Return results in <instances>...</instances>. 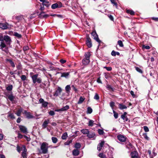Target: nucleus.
<instances>
[{
    "label": "nucleus",
    "mask_w": 158,
    "mask_h": 158,
    "mask_svg": "<svg viewBox=\"0 0 158 158\" xmlns=\"http://www.w3.org/2000/svg\"><path fill=\"white\" fill-rule=\"evenodd\" d=\"M3 38L4 36H3V35L0 33V41H1L0 44V49L6 53H8V48L6 47L5 43L3 41Z\"/></svg>",
    "instance_id": "obj_1"
},
{
    "label": "nucleus",
    "mask_w": 158,
    "mask_h": 158,
    "mask_svg": "<svg viewBox=\"0 0 158 158\" xmlns=\"http://www.w3.org/2000/svg\"><path fill=\"white\" fill-rule=\"evenodd\" d=\"M48 144L46 142H43L40 146V151L39 150V153L40 154H45L48 152Z\"/></svg>",
    "instance_id": "obj_2"
},
{
    "label": "nucleus",
    "mask_w": 158,
    "mask_h": 158,
    "mask_svg": "<svg viewBox=\"0 0 158 158\" xmlns=\"http://www.w3.org/2000/svg\"><path fill=\"white\" fill-rule=\"evenodd\" d=\"M38 74H36L31 76L32 82L33 84H35L36 83L39 84L41 83L42 79L41 77H38Z\"/></svg>",
    "instance_id": "obj_3"
},
{
    "label": "nucleus",
    "mask_w": 158,
    "mask_h": 158,
    "mask_svg": "<svg viewBox=\"0 0 158 158\" xmlns=\"http://www.w3.org/2000/svg\"><path fill=\"white\" fill-rule=\"evenodd\" d=\"M3 41H5L6 44L10 45L12 42L11 38L7 35H5L4 36Z\"/></svg>",
    "instance_id": "obj_4"
},
{
    "label": "nucleus",
    "mask_w": 158,
    "mask_h": 158,
    "mask_svg": "<svg viewBox=\"0 0 158 158\" xmlns=\"http://www.w3.org/2000/svg\"><path fill=\"white\" fill-rule=\"evenodd\" d=\"M62 7V4L60 2H58L56 3L53 4L51 6L52 9H54L57 8H61Z\"/></svg>",
    "instance_id": "obj_5"
},
{
    "label": "nucleus",
    "mask_w": 158,
    "mask_h": 158,
    "mask_svg": "<svg viewBox=\"0 0 158 158\" xmlns=\"http://www.w3.org/2000/svg\"><path fill=\"white\" fill-rule=\"evenodd\" d=\"M62 91V89L60 87H58L55 91L53 93V96L56 97L59 96Z\"/></svg>",
    "instance_id": "obj_6"
},
{
    "label": "nucleus",
    "mask_w": 158,
    "mask_h": 158,
    "mask_svg": "<svg viewBox=\"0 0 158 158\" xmlns=\"http://www.w3.org/2000/svg\"><path fill=\"white\" fill-rule=\"evenodd\" d=\"M19 128L20 131L23 133L27 134L28 133L27 128L26 127L23 125H19Z\"/></svg>",
    "instance_id": "obj_7"
},
{
    "label": "nucleus",
    "mask_w": 158,
    "mask_h": 158,
    "mask_svg": "<svg viewBox=\"0 0 158 158\" xmlns=\"http://www.w3.org/2000/svg\"><path fill=\"white\" fill-rule=\"evenodd\" d=\"M117 138L120 142H124L126 141L127 137L124 135L120 134L118 135Z\"/></svg>",
    "instance_id": "obj_8"
},
{
    "label": "nucleus",
    "mask_w": 158,
    "mask_h": 158,
    "mask_svg": "<svg viewBox=\"0 0 158 158\" xmlns=\"http://www.w3.org/2000/svg\"><path fill=\"white\" fill-rule=\"evenodd\" d=\"M91 35L94 37V39H95L96 41L99 43L101 42V41L99 40L98 37V35L97 34L96 31H94L91 33Z\"/></svg>",
    "instance_id": "obj_9"
},
{
    "label": "nucleus",
    "mask_w": 158,
    "mask_h": 158,
    "mask_svg": "<svg viewBox=\"0 0 158 158\" xmlns=\"http://www.w3.org/2000/svg\"><path fill=\"white\" fill-rule=\"evenodd\" d=\"M86 44L87 46L89 48H91L92 46L91 40L89 37V36L88 35L87 36L86 40Z\"/></svg>",
    "instance_id": "obj_10"
},
{
    "label": "nucleus",
    "mask_w": 158,
    "mask_h": 158,
    "mask_svg": "<svg viewBox=\"0 0 158 158\" xmlns=\"http://www.w3.org/2000/svg\"><path fill=\"white\" fill-rule=\"evenodd\" d=\"M39 102L40 103H42V106L44 108H46L48 104V102L44 101V99L40 98L39 99Z\"/></svg>",
    "instance_id": "obj_11"
},
{
    "label": "nucleus",
    "mask_w": 158,
    "mask_h": 158,
    "mask_svg": "<svg viewBox=\"0 0 158 158\" xmlns=\"http://www.w3.org/2000/svg\"><path fill=\"white\" fill-rule=\"evenodd\" d=\"M131 158H140L138 152L136 151L132 152L131 153Z\"/></svg>",
    "instance_id": "obj_12"
},
{
    "label": "nucleus",
    "mask_w": 158,
    "mask_h": 158,
    "mask_svg": "<svg viewBox=\"0 0 158 158\" xmlns=\"http://www.w3.org/2000/svg\"><path fill=\"white\" fill-rule=\"evenodd\" d=\"M23 148V152L22 153L21 156L23 158H27V149L25 145L22 146Z\"/></svg>",
    "instance_id": "obj_13"
},
{
    "label": "nucleus",
    "mask_w": 158,
    "mask_h": 158,
    "mask_svg": "<svg viewBox=\"0 0 158 158\" xmlns=\"http://www.w3.org/2000/svg\"><path fill=\"white\" fill-rule=\"evenodd\" d=\"M23 114H25L26 118L28 119L32 118H34V116L31 114L30 112H27L26 110H24Z\"/></svg>",
    "instance_id": "obj_14"
},
{
    "label": "nucleus",
    "mask_w": 158,
    "mask_h": 158,
    "mask_svg": "<svg viewBox=\"0 0 158 158\" xmlns=\"http://www.w3.org/2000/svg\"><path fill=\"white\" fill-rule=\"evenodd\" d=\"M8 25V24L7 23H0V28H1L3 30L9 28Z\"/></svg>",
    "instance_id": "obj_15"
},
{
    "label": "nucleus",
    "mask_w": 158,
    "mask_h": 158,
    "mask_svg": "<svg viewBox=\"0 0 158 158\" xmlns=\"http://www.w3.org/2000/svg\"><path fill=\"white\" fill-rule=\"evenodd\" d=\"M127 113L125 112L123 114L121 115V118L124 120V122H127L128 120V118L127 116Z\"/></svg>",
    "instance_id": "obj_16"
},
{
    "label": "nucleus",
    "mask_w": 158,
    "mask_h": 158,
    "mask_svg": "<svg viewBox=\"0 0 158 158\" xmlns=\"http://www.w3.org/2000/svg\"><path fill=\"white\" fill-rule=\"evenodd\" d=\"M49 119H47L45 120L42 125V128L44 129L46 128L47 127L48 124L49 123Z\"/></svg>",
    "instance_id": "obj_17"
},
{
    "label": "nucleus",
    "mask_w": 158,
    "mask_h": 158,
    "mask_svg": "<svg viewBox=\"0 0 158 158\" xmlns=\"http://www.w3.org/2000/svg\"><path fill=\"white\" fill-rule=\"evenodd\" d=\"M40 2H42V4L48 7L50 6L49 2L47 0H40Z\"/></svg>",
    "instance_id": "obj_18"
},
{
    "label": "nucleus",
    "mask_w": 158,
    "mask_h": 158,
    "mask_svg": "<svg viewBox=\"0 0 158 158\" xmlns=\"http://www.w3.org/2000/svg\"><path fill=\"white\" fill-rule=\"evenodd\" d=\"M39 17L41 18H46L49 16L48 14H45V12L44 11H41L39 15Z\"/></svg>",
    "instance_id": "obj_19"
},
{
    "label": "nucleus",
    "mask_w": 158,
    "mask_h": 158,
    "mask_svg": "<svg viewBox=\"0 0 158 158\" xmlns=\"http://www.w3.org/2000/svg\"><path fill=\"white\" fill-rule=\"evenodd\" d=\"M126 148L130 150H133L135 148L134 146L129 142L126 143Z\"/></svg>",
    "instance_id": "obj_20"
},
{
    "label": "nucleus",
    "mask_w": 158,
    "mask_h": 158,
    "mask_svg": "<svg viewBox=\"0 0 158 158\" xmlns=\"http://www.w3.org/2000/svg\"><path fill=\"white\" fill-rule=\"evenodd\" d=\"M69 106L68 105H66L65 106H64V107H62V108L57 109V110H56L55 111H56L57 112H59V111H65L69 109Z\"/></svg>",
    "instance_id": "obj_21"
},
{
    "label": "nucleus",
    "mask_w": 158,
    "mask_h": 158,
    "mask_svg": "<svg viewBox=\"0 0 158 158\" xmlns=\"http://www.w3.org/2000/svg\"><path fill=\"white\" fill-rule=\"evenodd\" d=\"M6 62H9L11 66L13 68H14L15 67V65L14 63L12 61V60L10 59H6Z\"/></svg>",
    "instance_id": "obj_22"
},
{
    "label": "nucleus",
    "mask_w": 158,
    "mask_h": 158,
    "mask_svg": "<svg viewBox=\"0 0 158 158\" xmlns=\"http://www.w3.org/2000/svg\"><path fill=\"white\" fill-rule=\"evenodd\" d=\"M6 96L13 103L14 99L15 98V96L13 95V94L11 93L10 94L7 95Z\"/></svg>",
    "instance_id": "obj_23"
},
{
    "label": "nucleus",
    "mask_w": 158,
    "mask_h": 158,
    "mask_svg": "<svg viewBox=\"0 0 158 158\" xmlns=\"http://www.w3.org/2000/svg\"><path fill=\"white\" fill-rule=\"evenodd\" d=\"M90 62V60L84 58L82 60V63L84 65H86L88 64Z\"/></svg>",
    "instance_id": "obj_24"
},
{
    "label": "nucleus",
    "mask_w": 158,
    "mask_h": 158,
    "mask_svg": "<svg viewBox=\"0 0 158 158\" xmlns=\"http://www.w3.org/2000/svg\"><path fill=\"white\" fill-rule=\"evenodd\" d=\"M104 142L102 141L100 143L98 144V145L97 149L99 151H100L104 145Z\"/></svg>",
    "instance_id": "obj_25"
},
{
    "label": "nucleus",
    "mask_w": 158,
    "mask_h": 158,
    "mask_svg": "<svg viewBox=\"0 0 158 158\" xmlns=\"http://www.w3.org/2000/svg\"><path fill=\"white\" fill-rule=\"evenodd\" d=\"M117 104H118V108L120 110H123L124 109H127V107L125 105L123 104V103H117Z\"/></svg>",
    "instance_id": "obj_26"
},
{
    "label": "nucleus",
    "mask_w": 158,
    "mask_h": 158,
    "mask_svg": "<svg viewBox=\"0 0 158 158\" xmlns=\"http://www.w3.org/2000/svg\"><path fill=\"white\" fill-rule=\"evenodd\" d=\"M7 117L13 119L15 118V117L13 113H11L10 112H9L8 113Z\"/></svg>",
    "instance_id": "obj_27"
},
{
    "label": "nucleus",
    "mask_w": 158,
    "mask_h": 158,
    "mask_svg": "<svg viewBox=\"0 0 158 158\" xmlns=\"http://www.w3.org/2000/svg\"><path fill=\"white\" fill-rule=\"evenodd\" d=\"M23 109L22 108H19L17 111L15 113V114H16L18 116H20L22 112Z\"/></svg>",
    "instance_id": "obj_28"
},
{
    "label": "nucleus",
    "mask_w": 158,
    "mask_h": 158,
    "mask_svg": "<svg viewBox=\"0 0 158 158\" xmlns=\"http://www.w3.org/2000/svg\"><path fill=\"white\" fill-rule=\"evenodd\" d=\"M80 153L79 151L77 149H74L73 151V154L74 156H77Z\"/></svg>",
    "instance_id": "obj_29"
},
{
    "label": "nucleus",
    "mask_w": 158,
    "mask_h": 158,
    "mask_svg": "<svg viewBox=\"0 0 158 158\" xmlns=\"http://www.w3.org/2000/svg\"><path fill=\"white\" fill-rule=\"evenodd\" d=\"M91 56L90 52H85L84 56L85 57L84 58L85 59H87L89 60H90V57Z\"/></svg>",
    "instance_id": "obj_30"
},
{
    "label": "nucleus",
    "mask_w": 158,
    "mask_h": 158,
    "mask_svg": "<svg viewBox=\"0 0 158 158\" xmlns=\"http://www.w3.org/2000/svg\"><path fill=\"white\" fill-rule=\"evenodd\" d=\"M70 74L69 72H65L61 73V77H64L66 78L68 77Z\"/></svg>",
    "instance_id": "obj_31"
},
{
    "label": "nucleus",
    "mask_w": 158,
    "mask_h": 158,
    "mask_svg": "<svg viewBox=\"0 0 158 158\" xmlns=\"http://www.w3.org/2000/svg\"><path fill=\"white\" fill-rule=\"evenodd\" d=\"M95 134L94 133H89L87 135V136L89 138H94L95 137Z\"/></svg>",
    "instance_id": "obj_32"
},
{
    "label": "nucleus",
    "mask_w": 158,
    "mask_h": 158,
    "mask_svg": "<svg viewBox=\"0 0 158 158\" xmlns=\"http://www.w3.org/2000/svg\"><path fill=\"white\" fill-rule=\"evenodd\" d=\"M113 152L110 150H108L107 151V155L109 158H113Z\"/></svg>",
    "instance_id": "obj_33"
},
{
    "label": "nucleus",
    "mask_w": 158,
    "mask_h": 158,
    "mask_svg": "<svg viewBox=\"0 0 158 158\" xmlns=\"http://www.w3.org/2000/svg\"><path fill=\"white\" fill-rule=\"evenodd\" d=\"M81 132L85 135H88L89 132V131L87 129H83L81 131Z\"/></svg>",
    "instance_id": "obj_34"
},
{
    "label": "nucleus",
    "mask_w": 158,
    "mask_h": 158,
    "mask_svg": "<svg viewBox=\"0 0 158 158\" xmlns=\"http://www.w3.org/2000/svg\"><path fill=\"white\" fill-rule=\"evenodd\" d=\"M126 12L131 15H134L135 14V12L132 10H126Z\"/></svg>",
    "instance_id": "obj_35"
},
{
    "label": "nucleus",
    "mask_w": 158,
    "mask_h": 158,
    "mask_svg": "<svg viewBox=\"0 0 158 158\" xmlns=\"http://www.w3.org/2000/svg\"><path fill=\"white\" fill-rule=\"evenodd\" d=\"M71 89V87L70 85H66L65 87L66 92L67 94H69L70 93Z\"/></svg>",
    "instance_id": "obj_36"
},
{
    "label": "nucleus",
    "mask_w": 158,
    "mask_h": 158,
    "mask_svg": "<svg viewBox=\"0 0 158 158\" xmlns=\"http://www.w3.org/2000/svg\"><path fill=\"white\" fill-rule=\"evenodd\" d=\"M111 55L114 56H115L116 55L118 56L120 55V53L118 52H116L114 50H113L111 52Z\"/></svg>",
    "instance_id": "obj_37"
},
{
    "label": "nucleus",
    "mask_w": 158,
    "mask_h": 158,
    "mask_svg": "<svg viewBox=\"0 0 158 158\" xmlns=\"http://www.w3.org/2000/svg\"><path fill=\"white\" fill-rule=\"evenodd\" d=\"M89 120V122L88 123V125L89 126L92 127L94 126V121L92 120H90L89 119H88Z\"/></svg>",
    "instance_id": "obj_38"
},
{
    "label": "nucleus",
    "mask_w": 158,
    "mask_h": 158,
    "mask_svg": "<svg viewBox=\"0 0 158 158\" xmlns=\"http://www.w3.org/2000/svg\"><path fill=\"white\" fill-rule=\"evenodd\" d=\"M85 99V98H83L82 96H81L80 97L79 100L77 102V103L78 104H81L83 102Z\"/></svg>",
    "instance_id": "obj_39"
},
{
    "label": "nucleus",
    "mask_w": 158,
    "mask_h": 158,
    "mask_svg": "<svg viewBox=\"0 0 158 158\" xmlns=\"http://www.w3.org/2000/svg\"><path fill=\"white\" fill-rule=\"evenodd\" d=\"M68 137V134L67 132H65L61 136V138L63 139H65Z\"/></svg>",
    "instance_id": "obj_40"
},
{
    "label": "nucleus",
    "mask_w": 158,
    "mask_h": 158,
    "mask_svg": "<svg viewBox=\"0 0 158 158\" xmlns=\"http://www.w3.org/2000/svg\"><path fill=\"white\" fill-rule=\"evenodd\" d=\"M12 89L13 86L12 85H10L6 87V90L9 91H11Z\"/></svg>",
    "instance_id": "obj_41"
},
{
    "label": "nucleus",
    "mask_w": 158,
    "mask_h": 158,
    "mask_svg": "<svg viewBox=\"0 0 158 158\" xmlns=\"http://www.w3.org/2000/svg\"><path fill=\"white\" fill-rule=\"evenodd\" d=\"M93 111L92 109L90 107H88L87 109V113L90 114H91Z\"/></svg>",
    "instance_id": "obj_42"
},
{
    "label": "nucleus",
    "mask_w": 158,
    "mask_h": 158,
    "mask_svg": "<svg viewBox=\"0 0 158 158\" xmlns=\"http://www.w3.org/2000/svg\"><path fill=\"white\" fill-rule=\"evenodd\" d=\"M52 142L54 143H56L58 141V139L55 137H52Z\"/></svg>",
    "instance_id": "obj_43"
},
{
    "label": "nucleus",
    "mask_w": 158,
    "mask_h": 158,
    "mask_svg": "<svg viewBox=\"0 0 158 158\" xmlns=\"http://www.w3.org/2000/svg\"><path fill=\"white\" fill-rule=\"evenodd\" d=\"M81 145L80 143H76L75 145V148L77 149L80 148Z\"/></svg>",
    "instance_id": "obj_44"
},
{
    "label": "nucleus",
    "mask_w": 158,
    "mask_h": 158,
    "mask_svg": "<svg viewBox=\"0 0 158 158\" xmlns=\"http://www.w3.org/2000/svg\"><path fill=\"white\" fill-rule=\"evenodd\" d=\"M111 3L113 4L114 6H115L117 8L118 6V4L115 2V0H110Z\"/></svg>",
    "instance_id": "obj_45"
},
{
    "label": "nucleus",
    "mask_w": 158,
    "mask_h": 158,
    "mask_svg": "<svg viewBox=\"0 0 158 158\" xmlns=\"http://www.w3.org/2000/svg\"><path fill=\"white\" fill-rule=\"evenodd\" d=\"M135 69L139 73H141V74L143 73V71L141 69H140L139 67H135Z\"/></svg>",
    "instance_id": "obj_46"
},
{
    "label": "nucleus",
    "mask_w": 158,
    "mask_h": 158,
    "mask_svg": "<svg viewBox=\"0 0 158 158\" xmlns=\"http://www.w3.org/2000/svg\"><path fill=\"white\" fill-rule=\"evenodd\" d=\"M117 43L120 47H123L124 46L123 43L121 40H119L118 41Z\"/></svg>",
    "instance_id": "obj_47"
},
{
    "label": "nucleus",
    "mask_w": 158,
    "mask_h": 158,
    "mask_svg": "<svg viewBox=\"0 0 158 158\" xmlns=\"http://www.w3.org/2000/svg\"><path fill=\"white\" fill-rule=\"evenodd\" d=\"M106 88L109 90H111L112 91H114V89L111 87V85H107L106 86Z\"/></svg>",
    "instance_id": "obj_48"
},
{
    "label": "nucleus",
    "mask_w": 158,
    "mask_h": 158,
    "mask_svg": "<svg viewBox=\"0 0 158 158\" xmlns=\"http://www.w3.org/2000/svg\"><path fill=\"white\" fill-rule=\"evenodd\" d=\"M23 148L22 146V148H21L20 146H19V145H17L16 147V149L18 152L19 153H20L21 150Z\"/></svg>",
    "instance_id": "obj_49"
},
{
    "label": "nucleus",
    "mask_w": 158,
    "mask_h": 158,
    "mask_svg": "<svg viewBox=\"0 0 158 158\" xmlns=\"http://www.w3.org/2000/svg\"><path fill=\"white\" fill-rule=\"evenodd\" d=\"M113 112L114 118L116 119L117 118L118 116V113L114 110H113Z\"/></svg>",
    "instance_id": "obj_50"
},
{
    "label": "nucleus",
    "mask_w": 158,
    "mask_h": 158,
    "mask_svg": "<svg viewBox=\"0 0 158 158\" xmlns=\"http://www.w3.org/2000/svg\"><path fill=\"white\" fill-rule=\"evenodd\" d=\"M17 135H18V136H17V137L19 139H22L23 137V135H22L20 132H17Z\"/></svg>",
    "instance_id": "obj_51"
},
{
    "label": "nucleus",
    "mask_w": 158,
    "mask_h": 158,
    "mask_svg": "<svg viewBox=\"0 0 158 158\" xmlns=\"http://www.w3.org/2000/svg\"><path fill=\"white\" fill-rule=\"evenodd\" d=\"M98 132L100 135H102L104 133V132L102 130L98 129Z\"/></svg>",
    "instance_id": "obj_52"
},
{
    "label": "nucleus",
    "mask_w": 158,
    "mask_h": 158,
    "mask_svg": "<svg viewBox=\"0 0 158 158\" xmlns=\"http://www.w3.org/2000/svg\"><path fill=\"white\" fill-rule=\"evenodd\" d=\"M143 136L147 140H148L149 139V138L148 136L147 133H143Z\"/></svg>",
    "instance_id": "obj_53"
},
{
    "label": "nucleus",
    "mask_w": 158,
    "mask_h": 158,
    "mask_svg": "<svg viewBox=\"0 0 158 158\" xmlns=\"http://www.w3.org/2000/svg\"><path fill=\"white\" fill-rule=\"evenodd\" d=\"M14 35L18 38H21L22 37L21 35L18 34L17 32H15L14 33Z\"/></svg>",
    "instance_id": "obj_54"
},
{
    "label": "nucleus",
    "mask_w": 158,
    "mask_h": 158,
    "mask_svg": "<svg viewBox=\"0 0 158 158\" xmlns=\"http://www.w3.org/2000/svg\"><path fill=\"white\" fill-rule=\"evenodd\" d=\"M72 142V140H68L66 142H65L64 143V144L65 145H69L70 143H71Z\"/></svg>",
    "instance_id": "obj_55"
},
{
    "label": "nucleus",
    "mask_w": 158,
    "mask_h": 158,
    "mask_svg": "<svg viewBox=\"0 0 158 158\" xmlns=\"http://www.w3.org/2000/svg\"><path fill=\"white\" fill-rule=\"evenodd\" d=\"M94 99L96 100H98L99 99V97L97 93H95L94 97Z\"/></svg>",
    "instance_id": "obj_56"
},
{
    "label": "nucleus",
    "mask_w": 158,
    "mask_h": 158,
    "mask_svg": "<svg viewBox=\"0 0 158 158\" xmlns=\"http://www.w3.org/2000/svg\"><path fill=\"white\" fill-rule=\"evenodd\" d=\"M99 156L101 158H106V155L102 153H100L99 154Z\"/></svg>",
    "instance_id": "obj_57"
},
{
    "label": "nucleus",
    "mask_w": 158,
    "mask_h": 158,
    "mask_svg": "<svg viewBox=\"0 0 158 158\" xmlns=\"http://www.w3.org/2000/svg\"><path fill=\"white\" fill-rule=\"evenodd\" d=\"M21 78L22 81H24L26 79V77L25 75H23L21 77Z\"/></svg>",
    "instance_id": "obj_58"
},
{
    "label": "nucleus",
    "mask_w": 158,
    "mask_h": 158,
    "mask_svg": "<svg viewBox=\"0 0 158 158\" xmlns=\"http://www.w3.org/2000/svg\"><path fill=\"white\" fill-rule=\"evenodd\" d=\"M16 68L18 70L21 69H22V65L20 63H19L17 66Z\"/></svg>",
    "instance_id": "obj_59"
},
{
    "label": "nucleus",
    "mask_w": 158,
    "mask_h": 158,
    "mask_svg": "<svg viewBox=\"0 0 158 158\" xmlns=\"http://www.w3.org/2000/svg\"><path fill=\"white\" fill-rule=\"evenodd\" d=\"M143 129L145 132H148L149 131V129L147 126H144L143 127Z\"/></svg>",
    "instance_id": "obj_60"
},
{
    "label": "nucleus",
    "mask_w": 158,
    "mask_h": 158,
    "mask_svg": "<svg viewBox=\"0 0 158 158\" xmlns=\"http://www.w3.org/2000/svg\"><path fill=\"white\" fill-rule=\"evenodd\" d=\"M104 68L106 69L108 71H110L112 69V68L111 67L105 66L104 67Z\"/></svg>",
    "instance_id": "obj_61"
},
{
    "label": "nucleus",
    "mask_w": 158,
    "mask_h": 158,
    "mask_svg": "<svg viewBox=\"0 0 158 158\" xmlns=\"http://www.w3.org/2000/svg\"><path fill=\"white\" fill-rule=\"evenodd\" d=\"M71 87L73 88V90H74L76 92H77L78 91L77 89L74 85H72Z\"/></svg>",
    "instance_id": "obj_62"
},
{
    "label": "nucleus",
    "mask_w": 158,
    "mask_h": 158,
    "mask_svg": "<svg viewBox=\"0 0 158 158\" xmlns=\"http://www.w3.org/2000/svg\"><path fill=\"white\" fill-rule=\"evenodd\" d=\"M110 106L111 107V108L113 109V108L114 107V103L113 102H110Z\"/></svg>",
    "instance_id": "obj_63"
},
{
    "label": "nucleus",
    "mask_w": 158,
    "mask_h": 158,
    "mask_svg": "<svg viewBox=\"0 0 158 158\" xmlns=\"http://www.w3.org/2000/svg\"><path fill=\"white\" fill-rule=\"evenodd\" d=\"M48 113H49V114L51 116H53L55 114L53 110L50 111H49L48 112Z\"/></svg>",
    "instance_id": "obj_64"
}]
</instances>
